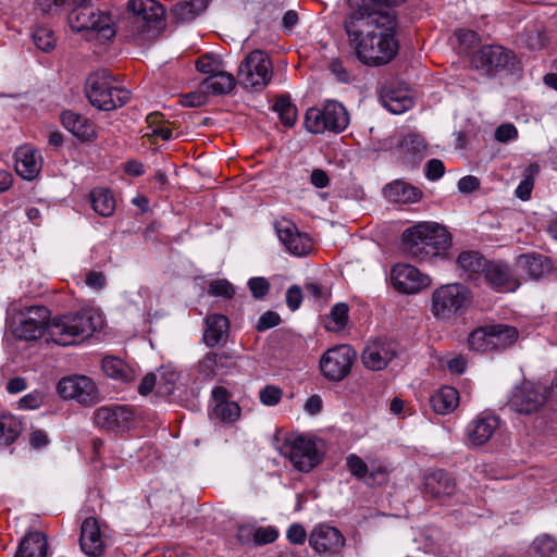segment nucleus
Returning a JSON list of instances; mask_svg holds the SVG:
<instances>
[{
  "label": "nucleus",
  "instance_id": "obj_1",
  "mask_svg": "<svg viewBox=\"0 0 557 557\" xmlns=\"http://www.w3.org/2000/svg\"><path fill=\"white\" fill-rule=\"evenodd\" d=\"M357 9L345 23L358 60L370 66L391 62L398 51L396 17L384 0H352Z\"/></svg>",
  "mask_w": 557,
  "mask_h": 557
},
{
  "label": "nucleus",
  "instance_id": "obj_2",
  "mask_svg": "<svg viewBox=\"0 0 557 557\" xmlns=\"http://www.w3.org/2000/svg\"><path fill=\"white\" fill-rule=\"evenodd\" d=\"M103 322L102 313L97 309H84L50 321L48 308L32 306L23 313L14 334L21 339L35 341L47 332L49 339L54 344L71 346L82 343L101 330Z\"/></svg>",
  "mask_w": 557,
  "mask_h": 557
},
{
  "label": "nucleus",
  "instance_id": "obj_3",
  "mask_svg": "<svg viewBox=\"0 0 557 557\" xmlns=\"http://www.w3.org/2000/svg\"><path fill=\"white\" fill-rule=\"evenodd\" d=\"M401 239L406 253L417 261L444 256L451 245L447 228L432 221L419 222L406 228Z\"/></svg>",
  "mask_w": 557,
  "mask_h": 557
},
{
  "label": "nucleus",
  "instance_id": "obj_4",
  "mask_svg": "<svg viewBox=\"0 0 557 557\" xmlns=\"http://www.w3.org/2000/svg\"><path fill=\"white\" fill-rule=\"evenodd\" d=\"M165 10L156 0H129L127 14L121 22L128 36L138 39H149L154 36L163 24Z\"/></svg>",
  "mask_w": 557,
  "mask_h": 557
},
{
  "label": "nucleus",
  "instance_id": "obj_5",
  "mask_svg": "<svg viewBox=\"0 0 557 557\" xmlns=\"http://www.w3.org/2000/svg\"><path fill=\"white\" fill-rule=\"evenodd\" d=\"M472 301L471 290L461 283L437 287L431 298V312L440 321H450L466 312Z\"/></svg>",
  "mask_w": 557,
  "mask_h": 557
},
{
  "label": "nucleus",
  "instance_id": "obj_6",
  "mask_svg": "<svg viewBox=\"0 0 557 557\" xmlns=\"http://www.w3.org/2000/svg\"><path fill=\"white\" fill-rule=\"evenodd\" d=\"M72 5L67 15V23L72 30H94L106 40L115 35L112 16L96 8L90 0H82L77 4L76 0H73Z\"/></svg>",
  "mask_w": 557,
  "mask_h": 557
},
{
  "label": "nucleus",
  "instance_id": "obj_7",
  "mask_svg": "<svg viewBox=\"0 0 557 557\" xmlns=\"http://www.w3.org/2000/svg\"><path fill=\"white\" fill-rule=\"evenodd\" d=\"M89 102L100 110H114L129 100V91L114 85V79L107 70L89 75L86 83Z\"/></svg>",
  "mask_w": 557,
  "mask_h": 557
},
{
  "label": "nucleus",
  "instance_id": "obj_8",
  "mask_svg": "<svg viewBox=\"0 0 557 557\" xmlns=\"http://www.w3.org/2000/svg\"><path fill=\"white\" fill-rule=\"evenodd\" d=\"M349 124L348 112L337 101H327L322 108H310L306 112L305 125L312 134L341 133Z\"/></svg>",
  "mask_w": 557,
  "mask_h": 557
},
{
  "label": "nucleus",
  "instance_id": "obj_9",
  "mask_svg": "<svg viewBox=\"0 0 557 557\" xmlns=\"http://www.w3.org/2000/svg\"><path fill=\"white\" fill-rule=\"evenodd\" d=\"M273 76V67L270 58L261 50L249 52L240 62L237 79L247 90H263Z\"/></svg>",
  "mask_w": 557,
  "mask_h": 557
},
{
  "label": "nucleus",
  "instance_id": "obj_10",
  "mask_svg": "<svg viewBox=\"0 0 557 557\" xmlns=\"http://www.w3.org/2000/svg\"><path fill=\"white\" fill-rule=\"evenodd\" d=\"M281 454L288 458L300 472H309L321 461L315 441L308 435L292 436L281 447Z\"/></svg>",
  "mask_w": 557,
  "mask_h": 557
},
{
  "label": "nucleus",
  "instance_id": "obj_11",
  "mask_svg": "<svg viewBox=\"0 0 557 557\" xmlns=\"http://www.w3.org/2000/svg\"><path fill=\"white\" fill-rule=\"evenodd\" d=\"M547 398L548 389L545 385L539 382L523 381L513 389L508 406L516 412L531 414L542 408Z\"/></svg>",
  "mask_w": 557,
  "mask_h": 557
},
{
  "label": "nucleus",
  "instance_id": "obj_12",
  "mask_svg": "<svg viewBox=\"0 0 557 557\" xmlns=\"http://www.w3.org/2000/svg\"><path fill=\"white\" fill-rule=\"evenodd\" d=\"M356 351L349 345H337L327 349L320 359V369L330 381H342L351 370Z\"/></svg>",
  "mask_w": 557,
  "mask_h": 557
},
{
  "label": "nucleus",
  "instance_id": "obj_13",
  "mask_svg": "<svg viewBox=\"0 0 557 557\" xmlns=\"http://www.w3.org/2000/svg\"><path fill=\"white\" fill-rule=\"evenodd\" d=\"M94 420L99 428L120 433L132 428L135 411L126 405L102 406L95 411Z\"/></svg>",
  "mask_w": 557,
  "mask_h": 557
},
{
  "label": "nucleus",
  "instance_id": "obj_14",
  "mask_svg": "<svg viewBox=\"0 0 557 557\" xmlns=\"http://www.w3.org/2000/svg\"><path fill=\"white\" fill-rule=\"evenodd\" d=\"M58 394L64 399H75L79 404H92L97 400L98 391L95 382L86 375H69L62 377L57 385Z\"/></svg>",
  "mask_w": 557,
  "mask_h": 557
},
{
  "label": "nucleus",
  "instance_id": "obj_15",
  "mask_svg": "<svg viewBox=\"0 0 557 557\" xmlns=\"http://www.w3.org/2000/svg\"><path fill=\"white\" fill-rule=\"evenodd\" d=\"M178 379L180 373L173 366H162L156 373H149L143 379L138 392L141 395L154 392L158 396L166 397L176 389Z\"/></svg>",
  "mask_w": 557,
  "mask_h": 557
},
{
  "label": "nucleus",
  "instance_id": "obj_16",
  "mask_svg": "<svg viewBox=\"0 0 557 557\" xmlns=\"http://www.w3.org/2000/svg\"><path fill=\"white\" fill-rule=\"evenodd\" d=\"M397 354V343L386 337H379L369 341L362 351V362L366 368L380 371L395 358Z\"/></svg>",
  "mask_w": 557,
  "mask_h": 557
},
{
  "label": "nucleus",
  "instance_id": "obj_17",
  "mask_svg": "<svg viewBox=\"0 0 557 557\" xmlns=\"http://www.w3.org/2000/svg\"><path fill=\"white\" fill-rule=\"evenodd\" d=\"M391 278L394 287L404 294H416L430 286L431 278L410 264H396Z\"/></svg>",
  "mask_w": 557,
  "mask_h": 557
},
{
  "label": "nucleus",
  "instance_id": "obj_18",
  "mask_svg": "<svg viewBox=\"0 0 557 557\" xmlns=\"http://www.w3.org/2000/svg\"><path fill=\"white\" fill-rule=\"evenodd\" d=\"M500 426V419L491 412H481L466 426V440L470 446L487 443Z\"/></svg>",
  "mask_w": 557,
  "mask_h": 557
},
{
  "label": "nucleus",
  "instance_id": "obj_19",
  "mask_svg": "<svg viewBox=\"0 0 557 557\" xmlns=\"http://www.w3.org/2000/svg\"><path fill=\"white\" fill-rule=\"evenodd\" d=\"M79 545L82 552L89 557H100L103 554L108 539L97 519L90 517L83 521Z\"/></svg>",
  "mask_w": 557,
  "mask_h": 557
},
{
  "label": "nucleus",
  "instance_id": "obj_20",
  "mask_svg": "<svg viewBox=\"0 0 557 557\" xmlns=\"http://www.w3.org/2000/svg\"><path fill=\"white\" fill-rule=\"evenodd\" d=\"M309 543L318 554L333 556L342 550L345 539L336 528L321 524L311 532Z\"/></svg>",
  "mask_w": 557,
  "mask_h": 557
},
{
  "label": "nucleus",
  "instance_id": "obj_21",
  "mask_svg": "<svg viewBox=\"0 0 557 557\" xmlns=\"http://www.w3.org/2000/svg\"><path fill=\"white\" fill-rule=\"evenodd\" d=\"M275 230L280 242L285 248L296 257H302L311 250V239L307 234L298 232L296 225L288 221H278L275 224Z\"/></svg>",
  "mask_w": 557,
  "mask_h": 557
},
{
  "label": "nucleus",
  "instance_id": "obj_22",
  "mask_svg": "<svg viewBox=\"0 0 557 557\" xmlns=\"http://www.w3.org/2000/svg\"><path fill=\"white\" fill-rule=\"evenodd\" d=\"M42 166V157L38 149L29 145L21 146L15 151V171L23 180L36 178Z\"/></svg>",
  "mask_w": 557,
  "mask_h": 557
},
{
  "label": "nucleus",
  "instance_id": "obj_23",
  "mask_svg": "<svg viewBox=\"0 0 557 557\" xmlns=\"http://www.w3.org/2000/svg\"><path fill=\"white\" fill-rule=\"evenodd\" d=\"M484 278L492 288L502 293L515 292L520 285L509 267L498 262L488 263Z\"/></svg>",
  "mask_w": 557,
  "mask_h": 557
},
{
  "label": "nucleus",
  "instance_id": "obj_24",
  "mask_svg": "<svg viewBox=\"0 0 557 557\" xmlns=\"http://www.w3.org/2000/svg\"><path fill=\"white\" fill-rule=\"evenodd\" d=\"M510 52L502 46H484L471 57V64L476 69L490 70L508 64Z\"/></svg>",
  "mask_w": 557,
  "mask_h": 557
},
{
  "label": "nucleus",
  "instance_id": "obj_25",
  "mask_svg": "<svg viewBox=\"0 0 557 557\" xmlns=\"http://www.w3.org/2000/svg\"><path fill=\"white\" fill-rule=\"evenodd\" d=\"M424 492L434 498L449 497L455 493L456 484L450 474L443 470H432L424 475Z\"/></svg>",
  "mask_w": 557,
  "mask_h": 557
},
{
  "label": "nucleus",
  "instance_id": "obj_26",
  "mask_svg": "<svg viewBox=\"0 0 557 557\" xmlns=\"http://www.w3.org/2000/svg\"><path fill=\"white\" fill-rule=\"evenodd\" d=\"M212 397L215 403L211 418L224 423H233L240 417V408L235 401L227 399L226 388L219 386L212 391Z\"/></svg>",
  "mask_w": 557,
  "mask_h": 557
},
{
  "label": "nucleus",
  "instance_id": "obj_27",
  "mask_svg": "<svg viewBox=\"0 0 557 557\" xmlns=\"http://www.w3.org/2000/svg\"><path fill=\"white\" fill-rule=\"evenodd\" d=\"M61 123L64 128L82 140H91L96 136L94 123L78 113L64 111L61 114Z\"/></svg>",
  "mask_w": 557,
  "mask_h": 557
},
{
  "label": "nucleus",
  "instance_id": "obj_28",
  "mask_svg": "<svg viewBox=\"0 0 557 557\" xmlns=\"http://www.w3.org/2000/svg\"><path fill=\"white\" fill-rule=\"evenodd\" d=\"M487 262L478 251H462L457 258L458 268L468 280L476 281L484 277Z\"/></svg>",
  "mask_w": 557,
  "mask_h": 557
},
{
  "label": "nucleus",
  "instance_id": "obj_29",
  "mask_svg": "<svg viewBox=\"0 0 557 557\" xmlns=\"http://www.w3.org/2000/svg\"><path fill=\"white\" fill-rule=\"evenodd\" d=\"M48 542L41 532H29L21 541L14 557H47Z\"/></svg>",
  "mask_w": 557,
  "mask_h": 557
},
{
  "label": "nucleus",
  "instance_id": "obj_30",
  "mask_svg": "<svg viewBox=\"0 0 557 557\" xmlns=\"http://www.w3.org/2000/svg\"><path fill=\"white\" fill-rule=\"evenodd\" d=\"M228 330V319L219 313H213L206 319V330L203 334L205 343L213 347L225 339Z\"/></svg>",
  "mask_w": 557,
  "mask_h": 557
},
{
  "label": "nucleus",
  "instance_id": "obj_31",
  "mask_svg": "<svg viewBox=\"0 0 557 557\" xmlns=\"http://www.w3.org/2000/svg\"><path fill=\"white\" fill-rule=\"evenodd\" d=\"M381 101L393 114H401L413 106V99L407 89L385 90L381 96Z\"/></svg>",
  "mask_w": 557,
  "mask_h": 557
},
{
  "label": "nucleus",
  "instance_id": "obj_32",
  "mask_svg": "<svg viewBox=\"0 0 557 557\" xmlns=\"http://www.w3.org/2000/svg\"><path fill=\"white\" fill-rule=\"evenodd\" d=\"M433 410L440 414L453 412L459 404V393L451 386H443L430 398Z\"/></svg>",
  "mask_w": 557,
  "mask_h": 557
},
{
  "label": "nucleus",
  "instance_id": "obj_33",
  "mask_svg": "<svg viewBox=\"0 0 557 557\" xmlns=\"http://www.w3.org/2000/svg\"><path fill=\"white\" fill-rule=\"evenodd\" d=\"M384 193L389 200L395 202L412 203L422 197L421 189L401 181H395L387 185Z\"/></svg>",
  "mask_w": 557,
  "mask_h": 557
},
{
  "label": "nucleus",
  "instance_id": "obj_34",
  "mask_svg": "<svg viewBox=\"0 0 557 557\" xmlns=\"http://www.w3.org/2000/svg\"><path fill=\"white\" fill-rule=\"evenodd\" d=\"M208 8V0H186L174 4L171 16L178 23H188L198 17Z\"/></svg>",
  "mask_w": 557,
  "mask_h": 557
},
{
  "label": "nucleus",
  "instance_id": "obj_35",
  "mask_svg": "<svg viewBox=\"0 0 557 557\" xmlns=\"http://www.w3.org/2000/svg\"><path fill=\"white\" fill-rule=\"evenodd\" d=\"M101 368L107 376L123 383L131 382L136 376L135 370L116 357H104L102 359Z\"/></svg>",
  "mask_w": 557,
  "mask_h": 557
},
{
  "label": "nucleus",
  "instance_id": "obj_36",
  "mask_svg": "<svg viewBox=\"0 0 557 557\" xmlns=\"http://www.w3.org/2000/svg\"><path fill=\"white\" fill-rule=\"evenodd\" d=\"M232 364V358L226 354L208 352L199 362V372L205 377L222 375Z\"/></svg>",
  "mask_w": 557,
  "mask_h": 557
},
{
  "label": "nucleus",
  "instance_id": "obj_37",
  "mask_svg": "<svg viewBox=\"0 0 557 557\" xmlns=\"http://www.w3.org/2000/svg\"><path fill=\"white\" fill-rule=\"evenodd\" d=\"M519 337L518 330L507 324L491 325L492 352L500 351L517 342Z\"/></svg>",
  "mask_w": 557,
  "mask_h": 557
},
{
  "label": "nucleus",
  "instance_id": "obj_38",
  "mask_svg": "<svg viewBox=\"0 0 557 557\" xmlns=\"http://www.w3.org/2000/svg\"><path fill=\"white\" fill-rule=\"evenodd\" d=\"M425 143L421 135L409 134L399 145V153L407 163H416L425 152Z\"/></svg>",
  "mask_w": 557,
  "mask_h": 557
},
{
  "label": "nucleus",
  "instance_id": "obj_39",
  "mask_svg": "<svg viewBox=\"0 0 557 557\" xmlns=\"http://www.w3.org/2000/svg\"><path fill=\"white\" fill-rule=\"evenodd\" d=\"M518 264L534 280L545 276L553 269L552 261L544 256L522 255L518 259Z\"/></svg>",
  "mask_w": 557,
  "mask_h": 557
},
{
  "label": "nucleus",
  "instance_id": "obj_40",
  "mask_svg": "<svg viewBox=\"0 0 557 557\" xmlns=\"http://www.w3.org/2000/svg\"><path fill=\"white\" fill-rule=\"evenodd\" d=\"M89 200L94 211L101 216H111L115 211V198L107 188H94L89 194Z\"/></svg>",
  "mask_w": 557,
  "mask_h": 557
},
{
  "label": "nucleus",
  "instance_id": "obj_41",
  "mask_svg": "<svg viewBox=\"0 0 557 557\" xmlns=\"http://www.w3.org/2000/svg\"><path fill=\"white\" fill-rule=\"evenodd\" d=\"M147 132L144 134L145 137L160 138L162 140H170L173 137V129L170 122L165 120L163 114L160 112H152L147 115Z\"/></svg>",
  "mask_w": 557,
  "mask_h": 557
},
{
  "label": "nucleus",
  "instance_id": "obj_42",
  "mask_svg": "<svg viewBox=\"0 0 557 557\" xmlns=\"http://www.w3.org/2000/svg\"><path fill=\"white\" fill-rule=\"evenodd\" d=\"M202 86L206 90L215 95L227 94L235 87V78L231 73L221 70L218 73L208 76Z\"/></svg>",
  "mask_w": 557,
  "mask_h": 557
},
{
  "label": "nucleus",
  "instance_id": "obj_43",
  "mask_svg": "<svg viewBox=\"0 0 557 557\" xmlns=\"http://www.w3.org/2000/svg\"><path fill=\"white\" fill-rule=\"evenodd\" d=\"M22 431L21 422L11 414L0 416V449L10 446Z\"/></svg>",
  "mask_w": 557,
  "mask_h": 557
},
{
  "label": "nucleus",
  "instance_id": "obj_44",
  "mask_svg": "<svg viewBox=\"0 0 557 557\" xmlns=\"http://www.w3.org/2000/svg\"><path fill=\"white\" fill-rule=\"evenodd\" d=\"M468 347L479 352H492L491 325L473 330L468 336Z\"/></svg>",
  "mask_w": 557,
  "mask_h": 557
},
{
  "label": "nucleus",
  "instance_id": "obj_45",
  "mask_svg": "<svg viewBox=\"0 0 557 557\" xmlns=\"http://www.w3.org/2000/svg\"><path fill=\"white\" fill-rule=\"evenodd\" d=\"M348 321V306L344 302L336 304L330 314L325 318L324 324L330 332L342 331Z\"/></svg>",
  "mask_w": 557,
  "mask_h": 557
},
{
  "label": "nucleus",
  "instance_id": "obj_46",
  "mask_svg": "<svg viewBox=\"0 0 557 557\" xmlns=\"http://www.w3.org/2000/svg\"><path fill=\"white\" fill-rule=\"evenodd\" d=\"M35 46L44 52L51 51L57 44L53 32L46 26H36L32 32Z\"/></svg>",
  "mask_w": 557,
  "mask_h": 557
},
{
  "label": "nucleus",
  "instance_id": "obj_47",
  "mask_svg": "<svg viewBox=\"0 0 557 557\" xmlns=\"http://www.w3.org/2000/svg\"><path fill=\"white\" fill-rule=\"evenodd\" d=\"M273 110L278 114L281 122L292 127L297 117V110L287 97H280L276 99Z\"/></svg>",
  "mask_w": 557,
  "mask_h": 557
},
{
  "label": "nucleus",
  "instance_id": "obj_48",
  "mask_svg": "<svg viewBox=\"0 0 557 557\" xmlns=\"http://www.w3.org/2000/svg\"><path fill=\"white\" fill-rule=\"evenodd\" d=\"M532 549L539 557H557V541L548 534H542L533 541Z\"/></svg>",
  "mask_w": 557,
  "mask_h": 557
},
{
  "label": "nucleus",
  "instance_id": "obj_49",
  "mask_svg": "<svg viewBox=\"0 0 557 557\" xmlns=\"http://www.w3.org/2000/svg\"><path fill=\"white\" fill-rule=\"evenodd\" d=\"M196 69L199 72L211 76L223 70V63L220 58L214 54H205L196 61Z\"/></svg>",
  "mask_w": 557,
  "mask_h": 557
},
{
  "label": "nucleus",
  "instance_id": "obj_50",
  "mask_svg": "<svg viewBox=\"0 0 557 557\" xmlns=\"http://www.w3.org/2000/svg\"><path fill=\"white\" fill-rule=\"evenodd\" d=\"M346 467L351 475L359 480H366L369 472V465L364 462L361 457L356 454H349L346 457Z\"/></svg>",
  "mask_w": 557,
  "mask_h": 557
},
{
  "label": "nucleus",
  "instance_id": "obj_51",
  "mask_svg": "<svg viewBox=\"0 0 557 557\" xmlns=\"http://www.w3.org/2000/svg\"><path fill=\"white\" fill-rule=\"evenodd\" d=\"M208 293L213 297L231 299L235 295V288L227 280L219 278L210 282Z\"/></svg>",
  "mask_w": 557,
  "mask_h": 557
},
{
  "label": "nucleus",
  "instance_id": "obj_52",
  "mask_svg": "<svg viewBox=\"0 0 557 557\" xmlns=\"http://www.w3.org/2000/svg\"><path fill=\"white\" fill-rule=\"evenodd\" d=\"M282 396V388L275 385H267L259 392L261 404L269 407L277 405L281 401Z\"/></svg>",
  "mask_w": 557,
  "mask_h": 557
},
{
  "label": "nucleus",
  "instance_id": "obj_53",
  "mask_svg": "<svg viewBox=\"0 0 557 557\" xmlns=\"http://www.w3.org/2000/svg\"><path fill=\"white\" fill-rule=\"evenodd\" d=\"M532 172H533V166H530L528 169V173H525L523 180L519 183V185L517 186V188L515 190L516 196L523 201L530 199L531 193L534 187V180L532 176Z\"/></svg>",
  "mask_w": 557,
  "mask_h": 557
},
{
  "label": "nucleus",
  "instance_id": "obj_54",
  "mask_svg": "<svg viewBox=\"0 0 557 557\" xmlns=\"http://www.w3.org/2000/svg\"><path fill=\"white\" fill-rule=\"evenodd\" d=\"M387 467L381 462H371L369 465V472L366 478L368 484L384 482L387 478Z\"/></svg>",
  "mask_w": 557,
  "mask_h": 557
},
{
  "label": "nucleus",
  "instance_id": "obj_55",
  "mask_svg": "<svg viewBox=\"0 0 557 557\" xmlns=\"http://www.w3.org/2000/svg\"><path fill=\"white\" fill-rule=\"evenodd\" d=\"M278 536V532L274 527L256 528L253 543L258 545L270 544Z\"/></svg>",
  "mask_w": 557,
  "mask_h": 557
},
{
  "label": "nucleus",
  "instance_id": "obj_56",
  "mask_svg": "<svg viewBox=\"0 0 557 557\" xmlns=\"http://www.w3.org/2000/svg\"><path fill=\"white\" fill-rule=\"evenodd\" d=\"M45 396L41 392L34 391L23 396L18 401L21 409L33 410L39 408L44 403Z\"/></svg>",
  "mask_w": 557,
  "mask_h": 557
},
{
  "label": "nucleus",
  "instance_id": "obj_57",
  "mask_svg": "<svg viewBox=\"0 0 557 557\" xmlns=\"http://www.w3.org/2000/svg\"><path fill=\"white\" fill-rule=\"evenodd\" d=\"M518 138V129L511 123L499 125L495 131V139L499 143H508Z\"/></svg>",
  "mask_w": 557,
  "mask_h": 557
},
{
  "label": "nucleus",
  "instance_id": "obj_58",
  "mask_svg": "<svg viewBox=\"0 0 557 557\" xmlns=\"http://www.w3.org/2000/svg\"><path fill=\"white\" fill-rule=\"evenodd\" d=\"M280 322H281L280 314L275 311L269 310L260 315L256 327L259 332H264L269 329H272V327L278 325Z\"/></svg>",
  "mask_w": 557,
  "mask_h": 557
},
{
  "label": "nucleus",
  "instance_id": "obj_59",
  "mask_svg": "<svg viewBox=\"0 0 557 557\" xmlns=\"http://www.w3.org/2000/svg\"><path fill=\"white\" fill-rule=\"evenodd\" d=\"M248 287L252 296L260 299L269 293L270 284L264 277H251L248 281Z\"/></svg>",
  "mask_w": 557,
  "mask_h": 557
},
{
  "label": "nucleus",
  "instance_id": "obj_60",
  "mask_svg": "<svg viewBox=\"0 0 557 557\" xmlns=\"http://www.w3.org/2000/svg\"><path fill=\"white\" fill-rule=\"evenodd\" d=\"M330 70L341 83L349 84L354 81L352 74L347 71L343 62L338 59H335L331 62Z\"/></svg>",
  "mask_w": 557,
  "mask_h": 557
},
{
  "label": "nucleus",
  "instance_id": "obj_61",
  "mask_svg": "<svg viewBox=\"0 0 557 557\" xmlns=\"http://www.w3.org/2000/svg\"><path fill=\"white\" fill-rule=\"evenodd\" d=\"M445 173V165L438 159H431L425 165V176L429 181H437Z\"/></svg>",
  "mask_w": 557,
  "mask_h": 557
},
{
  "label": "nucleus",
  "instance_id": "obj_62",
  "mask_svg": "<svg viewBox=\"0 0 557 557\" xmlns=\"http://www.w3.org/2000/svg\"><path fill=\"white\" fill-rule=\"evenodd\" d=\"M306 293L314 301H326L330 296L327 288L313 282L306 284Z\"/></svg>",
  "mask_w": 557,
  "mask_h": 557
},
{
  "label": "nucleus",
  "instance_id": "obj_63",
  "mask_svg": "<svg viewBox=\"0 0 557 557\" xmlns=\"http://www.w3.org/2000/svg\"><path fill=\"white\" fill-rule=\"evenodd\" d=\"M302 300V292L300 287L294 285L286 292V304L292 311L297 310Z\"/></svg>",
  "mask_w": 557,
  "mask_h": 557
},
{
  "label": "nucleus",
  "instance_id": "obj_64",
  "mask_svg": "<svg viewBox=\"0 0 557 557\" xmlns=\"http://www.w3.org/2000/svg\"><path fill=\"white\" fill-rule=\"evenodd\" d=\"M306 530L300 524H292L287 530V539L293 544H302L306 541Z\"/></svg>",
  "mask_w": 557,
  "mask_h": 557
}]
</instances>
